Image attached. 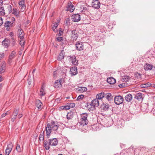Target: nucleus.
Instances as JSON below:
<instances>
[{
    "mask_svg": "<svg viewBox=\"0 0 155 155\" xmlns=\"http://www.w3.org/2000/svg\"><path fill=\"white\" fill-rule=\"evenodd\" d=\"M88 115L86 113H84L81 114V119L80 120L79 124L81 125L80 127L87 125L88 120L87 119Z\"/></svg>",
    "mask_w": 155,
    "mask_h": 155,
    "instance_id": "f257e3e1",
    "label": "nucleus"
},
{
    "mask_svg": "<svg viewBox=\"0 0 155 155\" xmlns=\"http://www.w3.org/2000/svg\"><path fill=\"white\" fill-rule=\"evenodd\" d=\"M65 68H59L54 71L53 73V75L54 77H56L57 75L63 76V77H65L66 73V70Z\"/></svg>",
    "mask_w": 155,
    "mask_h": 155,
    "instance_id": "f03ea898",
    "label": "nucleus"
},
{
    "mask_svg": "<svg viewBox=\"0 0 155 155\" xmlns=\"http://www.w3.org/2000/svg\"><path fill=\"white\" fill-rule=\"evenodd\" d=\"M124 98L120 95L116 96L114 97V102L116 104L119 105L123 103Z\"/></svg>",
    "mask_w": 155,
    "mask_h": 155,
    "instance_id": "7ed1b4c3",
    "label": "nucleus"
},
{
    "mask_svg": "<svg viewBox=\"0 0 155 155\" xmlns=\"http://www.w3.org/2000/svg\"><path fill=\"white\" fill-rule=\"evenodd\" d=\"M46 131V134L48 138H49V136L51 133L52 129L51 127V125L50 124L48 123L45 128Z\"/></svg>",
    "mask_w": 155,
    "mask_h": 155,
    "instance_id": "20e7f679",
    "label": "nucleus"
},
{
    "mask_svg": "<svg viewBox=\"0 0 155 155\" xmlns=\"http://www.w3.org/2000/svg\"><path fill=\"white\" fill-rule=\"evenodd\" d=\"M92 6L94 8L98 9L100 6V3L98 0H93L92 3Z\"/></svg>",
    "mask_w": 155,
    "mask_h": 155,
    "instance_id": "39448f33",
    "label": "nucleus"
},
{
    "mask_svg": "<svg viewBox=\"0 0 155 155\" xmlns=\"http://www.w3.org/2000/svg\"><path fill=\"white\" fill-rule=\"evenodd\" d=\"M25 0H20L18 4L19 5V7L21 8V12H23L26 8V6L25 5Z\"/></svg>",
    "mask_w": 155,
    "mask_h": 155,
    "instance_id": "423d86ee",
    "label": "nucleus"
},
{
    "mask_svg": "<svg viewBox=\"0 0 155 155\" xmlns=\"http://www.w3.org/2000/svg\"><path fill=\"white\" fill-rule=\"evenodd\" d=\"M78 34L76 30H73L72 31L71 34V39L74 41H76L78 37Z\"/></svg>",
    "mask_w": 155,
    "mask_h": 155,
    "instance_id": "0eeeda50",
    "label": "nucleus"
},
{
    "mask_svg": "<svg viewBox=\"0 0 155 155\" xmlns=\"http://www.w3.org/2000/svg\"><path fill=\"white\" fill-rule=\"evenodd\" d=\"M16 53L15 51H12L11 53L9 55V59L8 60V62L9 64L12 63V60L15 57Z\"/></svg>",
    "mask_w": 155,
    "mask_h": 155,
    "instance_id": "6e6552de",
    "label": "nucleus"
},
{
    "mask_svg": "<svg viewBox=\"0 0 155 155\" xmlns=\"http://www.w3.org/2000/svg\"><path fill=\"white\" fill-rule=\"evenodd\" d=\"M144 69L145 71L151 70L152 69L153 70H155V67H153L152 65L147 63L144 66Z\"/></svg>",
    "mask_w": 155,
    "mask_h": 155,
    "instance_id": "1a4fd4ad",
    "label": "nucleus"
},
{
    "mask_svg": "<svg viewBox=\"0 0 155 155\" xmlns=\"http://www.w3.org/2000/svg\"><path fill=\"white\" fill-rule=\"evenodd\" d=\"M61 80L56 81L54 84V87L57 89H59L61 87Z\"/></svg>",
    "mask_w": 155,
    "mask_h": 155,
    "instance_id": "9d476101",
    "label": "nucleus"
},
{
    "mask_svg": "<svg viewBox=\"0 0 155 155\" xmlns=\"http://www.w3.org/2000/svg\"><path fill=\"white\" fill-rule=\"evenodd\" d=\"M72 18L73 21L78 22L80 20V16L78 14H74L72 16Z\"/></svg>",
    "mask_w": 155,
    "mask_h": 155,
    "instance_id": "9b49d317",
    "label": "nucleus"
},
{
    "mask_svg": "<svg viewBox=\"0 0 155 155\" xmlns=\"http://www.w3.org/2000/svg\"><path fill=\"white\" fill-rule=\"evenodd\" d=\"M67 9L68 11H70V12H72L74 9V6L72 4L71 2H70L68 3L67 6Z\"/></svg>",
    "mask_w": 155,
    "mask_h": 155,
    "instance_id": "f8f14e48",
    "label": "nucleus"
},
{
    "mask_svg": "<svg viewBox=\"0 0 155 155\" xmlns=\"http://www.w3.org/2000/svg\"><path fill=\"white\" fill-rule=\"evenodd\" d=\"M49 142H50V145L51 146H56L58 143V140L56 138L50 139H49Z\"/></svg>",
    "mask_w": 155,
    "mask_h": 155,
    "instance_id": "ddd939ff",
    "label": "nucleus"
},
{
    "mask_svg": "<svg viewBox=\"0 0 155 155\" xmlns=\"http://www.w3.org/2000/svg\"><path fill=\"white\" fill-rule=\"evenodd\" d=\"M91 105L94 107H97L99 105V101L97 99H95L92 101Z\"/></svg>",
    "mask_w": 155,
    "mask_h": 155,
    "instance_id": "4468645a",
    "label": "nucleus"
},
{
    "mask_svg": "<svg viewBox=\"0 0 155 155\" xmlns=\"http://www.w3.org/2000/svg\"><path fill=\"white\" fill-rule=\"evenodd\" d=\"M134 97L139 101H141L143 98V95L142 93H138L136 94Z\"/></svg>",
    "mask_w": 155,
    "mask_h": 155,
    "instance_id": "2eb2a0df",
    "label": "nucleus"
},
{
    "mask_svg": "<svg viewBox=\"0 0 155 155\" xmlns=\"http://www.w3.org/2000/svg\"><path fill=\"white\" fill-rule=\"evenodd\" d=\"M69 57L71 61L72 64L74 65H77L78 64V61L76 60L75 56L73 55Z\"/></svg>",
    "mask_w": 155,
    "mask_h": 155,
    "instance_id": "dca6fc26",
    "label": "nucleus"
},
{
    "mask_svg": "<svg viewBox=\"0 0 155 155\" xmlns=\"http://www.w3.org/2000/svg\"><path fill=\"white\" fill-rule=\"evenodd\" d=\"M50 124L52 130L54 131H56L57 130L58 126L54 121L52 122Z\"/></svg>",
    "mask_w": 155,
    "mask_h": 155,
    "instance_id": "f3484780",
    "label": "nucleus"
},
{
    "mask_svg": "<svg viewBox=\"0 0 155 155\" xmlns=\"http://www.w3.org/2000/svg\"><path fill=\"white\" fill-rule=\"evenodd\" d=\"M76 47L78 51H81L83 50V45L81 42H77L76 44Z\"/></svg>",
    "mask_w": 155,
    "mask_h": 155,
    "instance_id": "a211bd4d",
    "label": "nucleus"
},
{
    "mask_svg": "<svg viewBox=\"0 0 155 155\" xmlns=\"http://www.w3.org/2000/svg\"><path fill=\"white\" fill-rule=\"evenodd\" d=\"M35 104L36 106L38 109H41L42 104L40 100H36L35 101Z\"/></svg>",
    "mask_w": 155,
    "mask_h": 155,
    "instance_id": "6ab92c4d",
    "label": "nucleus"
},
{
    "mask_svg": "<svg viewBox=\"0 0 155 155\" xmlns=\"http://www.w3.org/2000/svg\"><path fill=\"white\" fill-rule=\"evenodd\" d=\"M18 34L19 35V38L20 39L24 38V33L22 30L20 28L18 29Z\"/></svg>",
    "mask_w": 155,
    "mask_h": 155,
    "instance_id": "aec40b11",
    "label": "nucleus"
},
{
    "mask_svg": "<svg viewBox=\"0 0 155 155\" xmlns=\"http://www.w3.org/2000/svg\"><path fill=\"white\" fill-rule=\"evenodd\" d=\"M71 74L73 75H75L77 74V68L76 67H73L70 69Z\"/></svg>",
    "mask_w": 155,
    "mask_h": 155,
    "instance_id": "412c9836",
    "label": "nucleus"
},
{
    "mask_svg": "<svg viewBox=\"0 0 155 155\" xmlns=\"http://www.w3.org/2000/svg\"><path fill=\"white\" fill-rule=\"evenodd\" d=\"M125 99L127 102H130L132 99V95L131 94H128L125 96Z\"/></svg>",
    "mask_w": 155,
    "mask_h": 155,
    "instance_id": "4be33fe9",
    "label": "nucleus"
},
{
    "mask_svg": "<svg viewBox=\"0 0 155 155\" xmlns=\"http://www.w3.org/2000/svg\"><path fill=\"white\" fill-rule=\"evenodd\" d=\"M107 82L110 84H113L116 82L115 79L112 77L107 78Z\"/></svg>",
    "mask_w": 155,
    "mask_h": 155,
    "instance_id": "5701e85b",
    "label": "nucleus"
},
{
    "mask_svg": "<svg viewBox=\"0 0 155 155\" xmlns=\"http://www.w3.org/2000/svg\"><path fill=\"white\" fill-rule=\"evenodd\" d=\"M44 143L45 149L47 150H49L50 148L49 146H51L50 142H49V140L48 142L47 140L45 141L44 142Z\"/></svg>",
    "mask_w": 155,
    "mask_h": 155,
    "instance_id": "b1692460",
    "label": "nucleus"
},
{
    "mask_svg": "<svg viewBox=\"0 0 155 155\" xmlns=\"http://www.w3.org/2000/svg\"><path fill=\"white\" fill-rule=\"evenodd\" d=\"M74 116V113L71 111L68 112L67 115V118L68 120H71L73 118Z\"/></svg>",
    "mask_w": 155,
    "mask_h": 155,
    "instance_id": "393cba45",
    "label": "nucleus"
},
{
    "mask_svg": "<svg viewBox=\"0 0 155 155\" xmlns=\"http://www.w3.org/2000/svg\"><path fill=\"white\" fill-rule=\"evenodd\" d=\"M2 44L5 47H8L10 44V41L8 39H5L2 41Z\"/></svg>",
    "mask_w": 155,
    "mask_h": 155,
    "instance_id": "a878e982",
    "label": "nucleus"
},
{
    "mask_svg": "<svg viewBox=\"0 0 155 155\" xmlns=\"http://www.w3.org/2000/svg\"><path fill=\"white\" fill-rule=\"evenodd\" d=\"M45 86L43 84L40 90V95L41 96H43L45 94Z\"/></svg>",
    "mask_w": 155,
    "mask_h": 155,
    "instance_id": "bb28decb",
    "label": "nucleus"
},
{
    "mask_svg": "<svg viewBox=\"0 0 155 155\" xmlns=\"http://www.w3.org/2000/svg\"><path fill=\"white\" fill-rule=\"evenodd\" d=\"M77 90L78 92L81 93L86 91L87 89L86 87H80L78 88Z\"/></svg>",
    "mask_w": 155,
    "mask_h": 155,
    "instance_id": "cd10ccee",
    "label": "nucleus"
},
{
    "mask_svg": "<svg viewBox=\"0 0 155 155\" xmlns=\"http://www.w3.org/2000/svg\"><path fill=\"white\" fill-rule=\"evenodd\" d=\"M5 65L4 64H1L0 66V73L2 74L5 72Z\"/></svg>",
    "mask_w": 155,
    "mask_h": 155,
    "instance_id": "c85d7f7f",
    "label": "nucleus"
},
{
    "mask_svg": "<svg viewBox=\"0 0 155 155\" xmlns=\"http://www.w3.org/2000/svg\"><path fill=\"white\" fill-rule=\"evenodd\" d=\"M104 93H101L97 94L96 95V98L98 99H101L103 98L104 96Z\"/></svg>",
    "mask_w": 155,
    "mask_h": 155,
    "instance_id": "c756f323",
    "label": "nucleus"
},
{
    "mask_svg": "<svg viewBox=\"0 0 155 155\" xmlns=\"http://www.w3.org/2000/svg\"><path fill=\"white\" fill-rule=\"evenodd\" d=\"M130 79L129 76L127 75H125L122 77V81L123 82H127Z\"/></svg>",
    "mask_w": 155,
    "mask_h": 155,
    "instance_id": "7c9ffc66",
    "label": "nucleus"
},
{
    "mask_svg": "<svg viewBox=\"0 0 155 155\" xmlns=\"http://www.w3.org/2000/svg\"><path fill=\"white\" fill-rule=\"evenodd\" d=\"M12 24L13 23L10 21H7L5 23L4 26L5 27H11Z\"/></svg>",
    "mask_w": 155,
    "mask_h": 155,
    "instance_id": "2f4dec72",
    "label": "nucleus"
},
{
    "mask_svg": "<svg viewBox=\"0 0 155 155\" xmlns=\"http://www.w3.org/2000/svg\"><path fill=\"white\" fill-rule=\"evenodd\" d=\"M59 21H58V23H53L52 25V29L53 31H55V29L57 28V27L58 26V23H59Z\"/></svg>",
    "mask_w": 155,
    "mask_h": 155,
    "instance_id": "473e14b6",
    "label": "nucleus"
},
{
    "mask_svg": "<svg viewBox=\"0 0 155 155\" xmlns=\"http://www.w3.org/2000/svg\"><path fill=\"white\" fill-rule=\"evenodd\" d=\"M106 98L108 101H111L112 99L111 94L110 93H108L106 94Z\"/></svg>",
    "mask_w": 155,
    "mask_h": 155,
    "instance_id": "72a5a7b5",
    "label": "nucleus"
},
{
    "mask_svg": "<svg viewBox=\"0 0 155 155\" xmlns=\"http://www.w3.org/2000/svg\"><path fill=\"white\" fill-rule=\"evenodd\" d=\"M12 14H14L16 16H18L19 14V12L16 8H14L13 9Z\"/></svg>",
    "mask_w": 155,
    "mask_h": 155,
    "instance_id": "f704fd0d",
    "label": "nucleus"
},
{
    "mask_svg": "<svg viewBox=\"0 0 155 155\" xmlns=\"http://www.w3.org/2000/svg\"><path fill=\"white\" fill-rule=\"evenodd\" d=\"M64 56L63 53L61 52L59 54L58 58V59L61 61L64 58Z\"/></svg>",
    "mask_w": 155,
    "mask_h": 155,
    "instance_id": "c9c22d12",
    "label": "nucleus"
},
{
    "mask_svg": "<svg viewBox=\"0 0 155 155\" xmlns=\"http://www.w3.org/2000/svg\"><path fill=\"white\" fill-rule=\"evenodd\" d=\"M18 109H16L15 110L13 113V114L12 115V117H14L16 118V117H17V116L18 114Z\"/></svg>",
    "mask_w": 155,
    "mask_h": 155,
    "instance_id": "e433bc0d",
    "label": "nucleus"
},
{
    "mask_svg": "<svg viewBox=\"0 0 155 155\" xmlns=\"http://www.w3.org/2000/svg\"><path fill=\"white\" fill-rule=\"evenodd\" d=\"M60 108L62 110H68L70 109V106L69 105L62 106L60 107Z\"/></svg>",
    "mask_w": 155,
    "mask_h": 155,
    "instance_id": "4c0bfd02",
    "label": "nucleus"
},
{
    "mask_svg": "<svg viewBox=\"0 0 155 155\" xmlns=\"http://www.w3.org/2000/svg\"><path fill=\"white\" fill-rule=\"evenodd\" d=\"M0 13L1 15H5V12L3 7L0 8Z\"/></svg>",
    "mask_w": 155,
    "mask_h": 155,
    "instance_id": "58836bf2",
    "label": "nucleus"
},
{
    "mask_svg": "<svg viewBox=\"0 0 155 155\" xmlns=\"http://www.w3.org/2000/svg\"><path fill=\"white\" fill-rule=\"evenodd\" d=\"M12 144L11 142H10L8 144V145L7 146L6 149L8 150L9 149L10 150H12Z\"/></svg>",
    "mask_w": 155,
    "mask_h": 155,
    "instance_id": "ea45409f",
    "label": "nucleus"
},
{
    "mask_svg": "<svg viewBox=\"0 0 155 155\" xmlns=\"http://www.w3.org/2000/svg\"><path fill=\"white\" fill-rule=\"evenodd\" d=\"M9 14L11 13L12 12V7L11 5H8L7 8Z\"/></svg>",
    "mask_w": 155,
    "mask_h": 155,
    "instance_id": "a19ab883",
    "label": "nucleus"
},
{
    "mask_svg": "<svg viewBox=\"0 0 155 155\" xmlns=\"http://www.w3.org/2000/svg\"><path fill=\"white\" fill-rule=\"evenodd\" d=\"M44 133H41L39 136V140H43L44 139Z\"/></svg>",
    "mask_w": 155,
    "mask_h": 155,
    "instance_id": "79ce46f5",
    "label": "nucleus"
},
{
    "mask_svg": "<svg viewBox=\"0 0 155 155\" xmlns=\"http://www.w3.org/2000/svg\"><path fill=\"white\" fill-rule=\"evenodd\" d=\"M25 43V41L24 40V38L22 39H20L19 44L21 46H24Z\"/></svg>",
    "mask_w": 155,
    "mask_h": 155,
    "instance_id": "37998d69",
    "label": "nucleus"
},
{
    "mask_svg": "<svg viewBox=\"0 0 155 155\" xmlns=\"http://www.w3.org/2000/svg\"><path fill=\"white\" fill-rule=\"evenodd\" d=\"M32 81V78L31 76H29L28 79V83L29 85H30Z\"/></svg>",
    "mask_w": 155,
    "mask_h": 155,
    "instance_id": "c03bdc74",
    "label": "nucleus"
},
{
    "mask_svg": "<svg viewBox=\"0 0 155 155\" xmlns=\"http://www.w3.org/2000/svg\"><path fill=\"white\" fill-rule=\"evenodd\" d=\"M16 149L17 151L19 152H20L21 151L20 146L19 144H17L16 147Z\"/></svg>",
    "mask_w": 155,
    "mask_h": 155,
    "instance_id": "a18cd8bd",
    "label": "nucleus"
},
{
    "mask_svg": "<svg viewBox=\"0 0 155 155\" xmlns=\"http://www.w3.org/2000/svg\"><path fill=\"white\" fill-rule=\"evenodd\" d=\"M84 97V95H79L77 98V101H79L80 100H81Z\"/></svg>",
    "mask_w": 155,
    "mask_h": 155,
    "instance_id": "49530a36",
    "label": "nucleus"
},
{
    "mask_svg": "<svg viewBox=\"0 0 155 155\" xmlns=\"http://www.w3.org/2000/svg\"><path fill=\"white\" fill-rule=\"evenodd\" d=\"M12 150L6 149L5 155H9Z\"/></svg>",
    "mask_w": 155,
    "mask_h": 155,
    "instance_id": "de8ad7c7",
    "label": "nucleus"
},
{
    "mask_svg": "<svg viewBox=\"0 0 155 155\" xmlns=\"http://www.w3.org/2000/svg\"><path fill=\"white\" fill-rule=\"evenodd\" d=\"M63 34V31L62 29L60 28L59 30V32L58 34L59 35H62Z\"/></svg>",
    "mask_w": 155,
    "mask_h": 155,
    "instance_id": "09e8293b",
    "label": "nucleus"
},
{
    "mask_svg": "<svg viewBox=\"0 0 155 155\" xmlns=\"http://www.w3.org/2000/svg\"><path fill=\"white\" fill-rule=\"evenodd\" d=\"M56 39L58 41H63V38L61 37H58Z\"/></svg>",
    "mask_w": 155,
    "mask_h": 155,
    "instance_id": "8fccbe9b",
    "label": "nucleus"
},
{
    "mask_svg": "<svg viewBox=\"0 0 155 155\" xmlns=\"http://www.w3.org/2000/svg\"><path fill=\"white\" fill-rule=\"evenodd\" d=\"M69 106H70V108L71 107L73 108L75 107V104L74 103H70L69 104Z\"/></svg>",
    "mask_w": 155,
    "mask_h": 155,
    "instance_id": "3c124183",
    "label": "nucleus"
},
{
    "mask_svg": "<svg viewBox=\"0 0 155 155\" xmlns=\"http://www.w3.org/2000/svg\"><path fill=\"white\" fill-rule=\"evenodd\" d=\"M9 114V113L8 112V111L6 113H3L1 115V117L2 118H3V117L7 115H8V114Z\"/></svg>",
    "mask_w": 155,
    "mask_h": 155,
    "instance_id": "603ef678",
    "label": "nucleus"
},
{
    "mask_svg": "<svg viewBox=\"0 0 155 155\" xmlns=\"http://www.w3.org/2000/svg\"><path fill=\"white\" fill-rule=\"evenodd\" d=\"M109 106L108 104H104V109L107 110L109 108Z\"/></svg>",
    "mask_w": 155,
    "mask_h": 155,
    "instance_id": "864d4df0",
    "label": "nucleus"
},
{
    "mask_svg": "<svg viewBox=\"0 0 155 155\" xmlns=\"http://www.w3.org/2000/svg\"><path fill=\"white\" fill-rule=\"evenodd\" d=\"M140 87L142 88H146L147 87V86L146 85V84H142L140 85Z\"/></svg>",
    "mask_w": 155,
    "mask_h": 155,
    "instance_id": "5fc2aeb1",
    "label": "nucleus"
},
{
    "mask_svg": "<svg viewBox=\"0 0 155 155\" xmlns=\"http://www.w3.org/2000/svg\"><path fill=\"white\" fill-rule=\"evenodd\" d=\"M3 23L2 18L1 17H0V26Z\"/></svg>",
    "mask_w": 155,
    "mask_h": 155,
    "instance_id": "6e6d98bb",
    "label": "nucleus"
},
{
    "mask_svg": "<svg viewBox=\"0 0 155 155\" xmlns=\"http://www.w3.org/2000/svg\"><path fill=\"white\" fill-rule=\"evenodd\" d=\"M119 86L120 87H125V84H120L119 85Z\"/></svg>",
    "mask_w": 155,
    "mask_h": 155,
    "instance_id": "4d7b16f0",
    "label": "nucleus"
},
{
    "mask_svg": "<svg viewBox=\"0 0 155 155\" xmlns=\"http://www.w3.org/2000/svg\"><path fill=\"white\" fill-rule=\"evenodd\" d=\"M145 84H146V86H147V87L150 86L151 85V84L149 83H147Z\"/></svg>",
    "mask_w": 155,
    "mask_h": 155,
    "instance_id": "13d9d810",
    "label": "nucleus"
},
{
    "mask_svg": "<svg viewBox=\"0 0 155 155\" xmlns=\"http://www.w3.org/2000/svg\"><path fill=\"white\" fill-rule=\"evenodd\" d=\"M22 117V114H19L18 116V117L20 118Z\"/></svg>",
    "mask_w": 155,
    "mask_h": 155,
    "instance_id": "bf43d9fd",
    "label": "nucleus"
},
{
    "mask_svg": "<svg viewBox=\"0 0 155 155\" xmlns=\"http://www.w3.org/2000/svg\"><path fill=\"white\" fill-rule=\"evenodd\" d=\"M16 118L12 117L11 118V121L12 122H14Z\"/></svg>",
    "mask_w": 155,
    "mask_h": 155,
    "instance_id": "052dcab7",
    "label": "nucleus"
},
{
    "mask_svg": "<svg viewBox=\"0 0 155 155\" xmlns=\"http://www.w3.org/2000/svg\"><path fill=\"white\" fill-rule=\"evenodd\" d=\"M3 1L2 0H0V6L2 5Z\"/></svg>",
    "mask_w": 155,
    "mask_h": 155,
    "instance_id": "680f3d73",
    "label": "nucleus"
},
{
    "mask_svg": "<svg viewBox=\"0 0 155 155\" xmlns=\"http://www.w3.org/2000/svg\"><path fill=\"white\" fill-rule=\"evenodd\" d=\"M35 71V69H34L32 71V73H33Z\"/></svg>",
    "mask_w": 155,
    "mask_h": 155,
    "instance_id": "e2e57ef3",
    "label": "nucleus"
},
{
    "mask_svg": "<svg viewBox=\"0 0 155 155\" xmlns=\"http://www.w3.org/2000/svg\"><path fill=\"white\" fill-rule=\"evenodd\" d=\"M2 81V78L1 77H0V81Z\"/></svg>",
    "mask_w": 155,
    "mask_h": 155,
    "instance_id": "0e129e2a",
    "label": "nucleus"
},
{
    "mask_svg": "<svg viewBox=\"0 0 155 155\" xmlns=\"http://www.w3.org/2000/svg\"><path fill=\"white\" fill-rule=\"evenodd\" d=\"M83 9H84V10H86V8L83 7Z\"/></svg>",
    "mask_w": 155,
    "mask_h": 155,
    "instance_id": "69168bd1",
    "label": "nucleus"
},
{
    "mask_svg": "<svg viewBox=\"0 0 155 155\" xmlns=\"http://www.w3.org/2000/svg\"><path fill=\"white\" fill-rule=\"evenodd\" d=\"M58 155H63L62 154H58Z\"/></svg>",
    "mask_w": 155,
    "mask_h": 155,
    "instance_id": "338daca9",
    "label": "nucleus"
},
{
    "mask_svg": "<svg viewBox=\"0 0 155 155\" xmlns=\"http://www.w3.org/2000/svg\"><path fill=\"white\" fill-rule=\"evenodd\" d=\"M0 155H2V154H0Z\"/></svg>",
    "mask_w": 155,
    "mask_h": 155,
    "instance_id": "774afa93",
    "label": "nucleus"
}]
</instances>
